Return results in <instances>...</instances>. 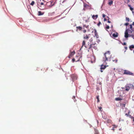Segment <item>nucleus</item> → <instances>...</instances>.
<instances>
[{"instance_id":"f257e3e1","label":"nucleus","mask_w":134,"mask_h":134,"mask_svg":"<svg viewBox=\"0 0 134 134\" xmlns=\"http://www.w3.org/2000/svg\"><path fill=\"white\" fill-rule=\"evenodd\" d=\"M134 31V29H126L125 32V37L126 38H127L128 37V33H131Z\"/></svg>"},{"instance_id":"f03ea898","label":"nucleus","mask_w":134,"mask_h":134,"mask_svg":"<svg viewBox=\"0 0 134 134\" xmlns=\"http://www.w3.org/2000/svg\"><path fill=\"white\" fill-rule=\"evenodd\" d=\"M124 74H126L129 75H133V73L127 70H125L124 71V72L123 73Z\"/></svg>"},{"instance_id":"7ed1b4c3","label":"nucleus","mask_w":134,"mask_h":134,"mask_svg":"<svg viewBox=\"0 0 134 134\" xmlns=\"http://www.w3.org/2000/svg\"><path fill=\"white\" fill-rule=\"evenodd\" d=\"M94 33L95 34V36L97 37V38H98L99 37L97 33V31L96 29H94Z\"/></svg>"},{"instance_id":"20e7f679","label":"nucleus","mask_w":134,"mask_h":134,"mask_svg":"<svg viewBox=\"0 0 134 134\" xmlns=\"http://www.w3.org/2000/svg\"><path fill=\"white\" fill-rule=\"evenodd\" d=\"M98 17V15H93L92 16V18L94 19H96Z\"/></svg>"},{"instance_id":"39448f33","label":"nucleus","mask_w":134,"mask_h":134,"mask_svg":"<svg viewBox=\"0 0 134 134\" xmlns=\"http://www.w3.org/2000/svg\"><path fill=\"white\" fill-rule=\"evenodd\" d=\"M118 33L116 32L115 33H114L112 34V36L114 37H116L118 36Z\"/></svg>"},{"instance_id":"423d86ee","label":"nucleus","mask_w":134,"mask_h":134,"mask_svg":"<svg viewBox=\"0 0 134 134\" xmlns=\"http://www.w3.org/2000/svg\"><path fill=\"white\" fill-rule=\"evenodd\" d=\"M76 28L77 29H78L79 31L81 30L82 29V27L80 26H77Z\"/></svg>"},{"instance_id":"0eeeda50","label":"nucleus","mask_w":134,"mask_h":134,"mask_svg":"<svg viewBox=\"0 0 134 134\" xmlns=\"http://www.w3.org/2000/svg\"><path fill=\"white\" fill-rule=\"evenodd\" d=\"M122 99L120 97H118L115 98V100L117 101L120 100Z\"/></svg>"},{"instance_id":"6e6552de","label":"nucleus","mask_w":134,"mask_h":134,"mask_svg":"<svg viewBox=\"0 0 134 134\" xmlns=\"http://www.w3.org/2000/svg\"><path fill=\"white\" fill-rule=\"evenodd\" d=\"M113 128L112 129V130H113V131L114 130V128H116L118 126L116 125H113Z\"/></svg>"},{"instance_id":"1a4fd4ad","label":"nucleus","mask_w":134,"mask_h":134,"mask_svg":"<svg viewBox=\"0 0 134 134\" xmlns=\"http://www.w3.org/2000/svg\"><path fill=\"white\" fill-rule=\"evenodd\" d=\"M38 15H42L43 14V13H42V12L40 11L38 12Z\"/></svg>"},{"instance_id":"9d476101","label":"nucleus","mask_w":134,"mask_h":134,"mask_svg":"<svg viewBox=\"0 0 134 134\" xmlns=\"http://www.w3.org/2000/svg\"><path fill=\"white\" fill-rule=\"evenodd\" d=\"M105 29L107 30V29H109V26L107 25V24H105Z\"/></svg>"},{"instance_id":"9b49d317","label":"nucleus","mask_w":134,"mask_h":134,"mask_svg":"<svg viewBox=\"0 0 134 134\" xmlns=\"http://www.w3.org/2000/svg\"><path fill=\"white\" fill-rule=\"evenodd\" d=\"M84 38L85 39L88 40L89 38V37L87 35H86L85 36H84Z\"/></svg>"},{"instance_id":"f8f14e48","label":"nucleus","mask_w":134,"mask_h":134,"mask_svg":"<svg viewBox=\"0 0 134 134\" xmlns=\"http://www.w3.org/2000/svg\"><path fill=\"white\" fill-rule=\"evenodd\" d=\"M130 111H129L127 113H126L125 114V115H126L127 116H129V115H130Z\"/></svg>"},{"instance_id":"ddd939ff","label":"nucleus","mask_w":134,"mask_h":134,"mask_svg":"<svg viewBox=\"0 0 134 134\" xmlns=\"http://www.w3.org/2000/svg\"><path fill=\"white\" fill-rule=\"evenodd\" d=\"M130 87H132V88L134 89V86L132 84H130L129 85Z\"/></svg>"},{"instance_id":"4468645a","label":"nucleus","mask_w":134,"mask_h":134,"mask_svg":"<svg viewBox=\"0 0 134 134\" xmlns=\"http://www.w3.org/2000/svg\"><path fill=\"white\" fill-rule=\"evenodd\" d=\"M35 4V2L34 1H33L30 3V5L32 6H33Z\"/></svg>"},{"instance_id":"2eb2a0df","label":"nucleus","mask_w":134,"mask_h":134,"mask_svg":"<svg viewBox=\"0 0 134 134\" xmlns=\"http://www.w3.org/2000/svg\"><path fill=\"white\" fill-rule=\"evenodd\" d=\"M130 48H134V45H131L130 47Z\"/></svg>"},{"instance_id":"dca6fc26","label":"nucleus","mask_w":134,"mask_h":134,"mask_svg":"<svg viewBox=\"0 0 134 134\" xmlns=\"http://www.w3.org/2000/svg\"><path fill=\"white\" fill-rule=\"evenodd\" d=\"M113 1L111 0H110L109 1V5H111V4H113Z\"/></svg>"},{"instance_id":"f3484780","label":"nucleus","mask_w":134,"mask_h":134,"mask_svg":"<svg viewBox=\"0 0 134 134\" xmlns=\"http://www.w3.org/2000/svg\"><path fill=\"white\" fill-rule=\"evenodd\" d=\"M132 25H130V28H129V29H134L132 28Z\"/></svg>"},{"instance_id":"a211bd4d","label":"nucleus","mask_w":134,"mask_h":134,"mask_svg":"<svg viewBox=\"0 0 134 134\" xmlns=\"http://www.w3.org/2000/svg\"><path fill=\"white\" fill-rule=\"evenodd\" d=\"M125 2L129 3V0H124Z\"/></svg>"},{"instance_id":"6ab92c4d","label":"nucleus","mask_w":134,"mask_h":134,"mask_svg":"<svg viewBox=\"0 0 134 134\" xmlns=\"http://www.w3.org/2000/svg\"><path fill=\"white\" fill-rule=\"evenodd\" d=\"M126 21H127L128 22L130 20L129 18H127V17L126 18Z\"/></svg>"},{"instance_id":"aec40b11","label":"nucleus","mask_w":134,"mask_h":134,"mask_svg":"<svg viewBox=\"0 0 134 134\" xmlns=\"http://www.w3.org/2000/svg\"><path fill=\"white\" fill-rule=\"evenodd\" d=\"M129 118H131V119L133 118V116H131V115H129Z\"/></svg>"},{"instance_id":"412c9836","label":"nucleus","mask_w":134,"mask_h":134,"mask_svg":"<svg viewBox=\"0 0 134 134\" xmlns=\"http://www.w3.org/2000/svg\"><path fill=\"white\" fill-rule=\"evenodd\" d=\"M129 90V88H126L125 89V90L127 91H128Z\"/></svg>"},{"instance_id":"4be33fe9","label":"nucleus","mask_w":134,"mask_h":134,"mask_svg":"<svg viewBox=\"0 0 134 134\" xmlns=\"http://www.w3.org/2000/svg\"><path fill=\"white\" fill-rule=\"evenodd\" d=\"M101 24V23L100 22H99V23H98L97 25L98 26H99L100 25V24Z\"/></svg>"},{"instance_id":"5701e85b","label":"nucleus","mask_w":134,"mask_h":134,"mask_svg":"<svg viewBox=\"0 0 134 134\" xmlns=\"http://www.w3.org/2000/svg\"><path fill=\"white\" fill-rule=\"evenodd\" d=\"M102 15H103V18H104L105 17V15L104 14H102Z\"/></svg>"},{"instance_id":"b1692460","label":"nucleus","mask_w":134,"mask_h":134,"mask_svg":"<svg viewBox=\"0 0 134 134\" xmlns=\"http://www.w3.org/2000/svg\"><path fill=\"white\" fill-rule=\"evenodd\" d=\"M130 9L131 10H133V8H132L131 7H130Z\"/></svg>"},{"instance_id":"393cba45","label":"nucleus","mask_w":134,"mask_h":134,"mask_svg":"<svg viewBox=\"0 0 134 134\" xmlns=\"http://www.w3.org/2000/svg\"><path fill=\"white\" fill-rule=\"evenodd\" d=\"M86 31V30H84L83 31V32L84 33H85Z\"/></svg>"},{"instance_id":"a878e982","label":"nucleus","mask_w":134,"mask_h":134,"mask_svg":"<svg viewBox=\"0 0 134 134\" xmlns=\"http://www.w3.org/2000/svg\"><path fill=\"white\" fill-rule=\"evenodd\" d=\"M129 24L128 23H126L124 25L127 26V25H128Z\"/></svg>"},{"instance_id":"bb28decb","label":"nucleus","mask_w":134,"mask_h":134,"mask_svg":"<svg viewBox=\"0 0 134 134\" xmlns=\"http://www.w3.org/2000/svg\"><path fill=\"white\" fill-rule=\"evenodd\" d=\"M107 21V19L105 18H104V21Z\"/></svg>"},{"instance_id":"cd10ccee","label":"nucleus","mask_w":134,"mask_h":134,"mask_svg":"<svg viewBox=\"0 0 134 134\" xmlns=\"http://www.w3.org/2000/svg\"><path fill=\"white\" fill-rule=\"evenodd\" d=\"M124 45H126V43L125 42H124V43L122 44Z\"/></svg>"},{"instance_id":"c85d7f7f","label":"nucleus","mask_w":134,"mask_h":134,"mask_svg":"<svg viewBox=\"0 0 134 134\" xmlns=\"http://www.w3.org/2000/svg\"><path fill=\"white\" fill-rule=\"evenodd\" d=\"M125 48L126 50L127 49V47H125Z\"/></svg>"},{"instance_id":"c756f323","label":"nucleus","mask_w":134,"mask_h":134,"mask_svg":"<svg viewBox=\"0 0 134 134\" xmlns=\"http://www.w3.org/2000/svg\"><path fill=\"white\" fill-rule=\"evenodd\" d=\"M43 4H44L43 3H42H42H41V5H43Z\"/></svg>"},{"instance_id":"7c9ffc66","label":"nucleus","mask_w":134,"mask_h":134,"mask_svg":"<svg viewBox=\"0 0 134 134\" xmlns=\"http://www.w3.org/2000/svg\"><path fill=\"white\" fill-rule=\"evenodd\" d=\"M132 25L134 26V22H133Z\"/></svg>"},{"instance_id":"2f4dec72","label":"nucleus","mask_w":134,"mask_h":134,"mask_svg":"<svg viewBox=\"0 0 134 134\" xmlns=\"http://www.w3.org/2000/svg\"><path fill=\"white\" fill-rule=\"evenodd\" d=\"M83 27H86V25H83Z\"/></svg>"},{"instance_id":"473e14b6","label":"nucleus","mask_w":134,"mask_h":134,"mask_svg":"<svg viewBox=\"0 0 134 134\" xmlns=\"http://www.w3.org/2000/svg\"><path fill=\"white\" fill-rule=\"evenodd\" d=\"M86 5H87L86 4H85V5L84 4V7H86Z\"/></svg>"},{"instance_id":"72a5a7b5","label":"nucleus","mask_w":134,"mask_h":134,"mask_svg":"<svg viewBox=\"0 0 134 134\" xmlns=\"http://www.w3.org/2000/svg\"><path fill=\"white\" fill-rule=\"evenodd\" d=\"M108 22L109 23V19H108Z\"/></svg>"},{"instance_id":"f704fd0d","label":"nucleus","mask_w":134,"mask_h":134,"mask_svg":"<svg viewBox=\"0 0 134 134\" xmlns=\"http://www.w3.org/2000/svg\"><path fill=\"white\" fill-rule=\"evenodd\" d=\"M129 6L130 8V7H131V6H130V5H129Z\"/></svg>"},{"instance_id":"c9c22d12","label":"nucleus","mask_w":134,"mask_h":134,"mask_svg":"<svg viewBox=\"0 0 134 134\" xmlns=\"http://www.w3.org/2000/svg\"><path fill=\"white\" fill-rule=\"evenodd\" d=\"M88 26H86V28H87V27H88Z\"/></svg>"},{"instance_id":"e433bc0d","label":"nucleus","mask_w":134,"mask_h":134,"mask_svg":"<svg viewBox=\"0 0 134 134\" xmlns=\"http://www.w3.org/2000/svg\"><path fill=\"white\" fill-rule=\"evenodd\" d=\"M133 119V121H134V118L133 119Z\"/></svg>"},{"instance_id":"4c0bfd02","label":"nucleus","mask_w":134,"mask_h":134,"mask_svg":"<svg viewBox=\"0 0 134 134\" xmlns=\"http://www.w3.org/2000/svg\"><path fill=\"white\" fill-rule=\"evenodd\" d=\"M116 62L117 61V60H116Z\"/></svg>"},{"instance_id":"58836bf2","label":"nucleus","mask_w":134,"mask_h":134,"mask_svg":"<svg viewBox=\"0 0 134 134\" xmlns=\"http://www.w3.org/2000/svg\"><path fill=\"white\" fill-rule=\"evenodd\" d=\"M113 27V26H112V25H111V27Z\"/></svg>"},{"instance_id":"ea45409f","label":"nucleus","mask_w":134,"mask_h":134,"mask_svg":"<svg viewBox=\"0 0 134 134\" xmlns=\"http://www.w3.org/2000/svg\"><path fill=\"white\" fill-rule=\"evenodd\" d=\"M83 42H85V41H83Z\"/></svg>"},{"instance_id":"a19ab883","label":"nucleus","mask_w":134,"mask_h":134,"mask_svg":"<svg viewBox=\"0 0 134 134\" xmlns=\"http://www.w3.org/2000/svg\"><path fill=\"white\" fill-rule=\"evenodd\" d=\"M133 53H134V50H133Z\"/></svg>"},{"instance_id":"79ce46f5","label":"nucleus","mask_w":134,"mask_h":134,"mask_svg":"<svg viewBox=\"0 0 134 134\" xmlns=\"http://www.w3.org/2000/svg\"><path fill=\"white\" fill-rule=\"evenodd\" d=\"M109 23H110V21H109Z\"/></svg>"}]
</instances>
